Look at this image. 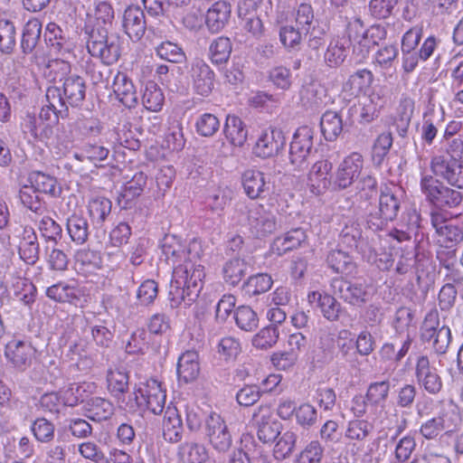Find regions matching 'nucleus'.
<instances>
[{
    "mask_svg": "<svg viewBox=\"0 0 463 463\" xmlns=\"http://www.w3.org/2000/svg\"><path fill=\"white\" fill-rule=\"evenodd\" d=\"M326 261L328 266L336 273L350 275L355 269V264L352 258L340 250L329 252Z\"/></svg>",
    "mask_w": 463,
    "mask_h": 463,
    "instance_id": "obj_46",
    "label": "nucleus"
},
{
    "mask_svg": "<svg viewBox=\"0 0 463 463\" xmlns=\"http://www.w3.org/2000/svg\"><path fill=\"white\" fill-rule=\"evenodd\" d=\"M35 349L26 341L12 339L5 347V356L8 363L20 372L31 366Z\"/></svg>",
    "mask_w": 463,
    "mask_h": 463,
    "instance_id": "obj_14",
    "label": "nucleus"
},
{
    "mask_svg": "<svg viewBox=\"0 0 463 463\" xmlns=\"http://www.w3.org/2000/svg\"><path fill=\"white\" fill-rule=\"evenodd\" d=\"M165 101V96L161 89L153 81L146 84L142 96L144 107L150 111H160Z\"/></svg>",
    "mask_w": 463,
    "mask_h": 463,
    "instance_id": "obj_49",
    "label": "nucleus"
},
{
    "mask_svg": "<svg viewBox=\"0 0 463 463\" xmlns=\"http://www.w3.org/2000/svg\"><path fill=\"white\" fill-rule=\"evenodd\" d=\"M390 382L381 381L370 383L365 394L366 400L372 405L384 403L389 397Z\"/></svg>",
    "mask_w": 463,
    "mask_h": 463,
    "instance_id": "obj_60",
    "label": "nucleus"
},
{
    "mask_svg": "<svg viewBox=\"0 0 463 463\" xmlns=\"http://www.w3.org/2000/svg\"><path fill=\"white\" fill-rule=\"evenodd\" d=\"M392 146V137L390 132H383L376 138L372 152L373 162L376 165H380L384 157L389 153Z\"/></svg>",
    "mask_w": 463,
    "mask_h": 463,
    "instance_id": "obj_61",
    "label": "nucleus"
},
{
    "mask_svg": "<svg viewBox=\"0 0 463 463\" xmlns=\"http://www.w3.org/2000/svg\"><path fill=\"white\" fill-rule=\"evenodd\" d=\"M108 390L118 401L128 391L129 376L124 368H111L107 373Z\"/></svg>",
    "mask_w": 463,
    "mask_h": 463,
    "instance_id": "obj_34",
    "label": "nucleus"
},
{
    "mask_svg": "<svg viewBox=\"0 0 463 463\" xmlns=\"http://www.w3.org/2000/svg\"><path fill=\"white\" fill-rule=\"evenodd\" d=\"M45 294L50 299L60 303H74L79 300V289L63 281L48 287Z\"/></svg>",
    "mask_w": 463,
    "mask_h": 463,
    "instance_id": "obj_39",
    "label": "nucleus"
},
{
    "mask_svg": "<svg viewBox=\"0 0 463 463\" xmlns=\"http://www.w3.org/2000/svg\"><path fill=\"white\" fill-rule=\"evenodd\" d=\"M347 42L343 39L333 40L324 55L325 62L331 68L341 65L347 56Z\"/></svg>",
    "mask_w": 463,
    "mask_h": 463,
    "instance_id": "obj_47",
    "label": "nucleus"
},
{
    "mask_svg": "<svg viewBox=\"0 0 463 463\" xmlns=\"http://www.w3.org/2000/svg\"><path fill=\"white\" fill-rule=\"evenodd\" d=\"M420 187L426 199L437 208H453L462 201L460 192L446 186L432 175L421 174Z\"/></svg>",
    "mask_w": 463,
    "mask_h": 463,
    "instance_id": "obj_4",
    "label": "nucleus"
},
{
    "mask_svg": "<svg viewBox=\"0 0 463 463\" xmlns=\"http://www.w3.org/2000/svg\"><path fill=\"white\" fill-rule=\"evenodd\" d=\"M315 131L308 126L298 128L289 146L290 164L298 170L305 169L314 150Z\"/></svg>",
    "mask_w": 463,
    "mask_h": 463,
    "instance_id": "obj_8",
    "label": "nucleus"
},
{
    "mask_svg": "<svg viewBox=\"0 0 463 463\" xmlns=\"http://www.w3.org/2000/svg\"><path fill=\"white\" fill-rule=\"evenodd\" d=\"M18 232V251L20 258L28 264H34L39 259V242L32 227H22Z\"/></svg>",
    "mask_w": 463,
    "mask_h": 463,
    "instance_id": "obj_21",
    "label": "nucleus"
},
{
    "mask_svg": "<svg viewBox=\"0 0 463 463\" xmlns=\"http://www.w3.org/2000/svg\"><path fill=\"white\" fill-rule=\"evenodd\" d=\"M363 166L362 155L356 152L350 154L338 165L335 184L341 189L349 187L360 175Z\"/></svg>",
    "mask_w": 463,
    "mask_h": 463,
    "instance_id": "obj_18",
    "label": "nucleus"
},
{
    "mask_svg": "<svg viewBox=\"0 0 463 463\" xmlns=\"http://www.w3.org/2000/svg\"><path fill=\"white\" fill-rule=\"evenodd\" d=\"M324 455V448L318 440L310 441L299 453L298 463H320Z\"/></svg>",
    "mask_w": 463,
    "mask_h": 463,
    "instance_id": "obj_64",
    "label": "nucleus"
},
{
    "mask_svg": "<svg viewBox=\"0 0 463 463\" xmlns=\"http://www.w3.org/2000/svg\"><path fill=\"white\" fill-rule=\"evenodd\" d=\"M210 59L213 63L222 64L226 62L232 53V43L228 37L216 38L209 48Z\"/></svg>",
    "mask_w": 463,
    "mask_h": 463,
    "instance_id": "obj_51",
    "label": "nucleus"
},
{
    "mask_svg": "<svg viewBox=\"0 0 463 463\" xmlns=\"http://www.w3.org/2000/svg\"><path fill=\"white\" fill-rule=\"evenodd\" d=\"M112 203L106 197H93L88 203V213L94 227L103 226L111 213Z\"/></svg>",
    "mask_w": 463,
    "mask_h": 463,
    "instance_id": "obj_35",
    "label": "nucleus"
},
{
    "mask_svg": "<svg viewBox=\"0 0 463 463\" xmlns=\"http://www.w3.org/2000/svg\"><path fill=\"white\" fill-rule=\"evenodd\" d=\"M331 287L334 295L351 306L362 307L370 297L368 286L362 282L335 279Z\"/></svg>",
    "mask_w": 463,
    "mask_h": 463,
    "instance_id": "obj_12",
    "label": "nucleus"
},
{
    "mask_svg": "<svg viewBox=\"0 0 463 463\" xmlns=\"http://www.w3.org/2000/svg\"><path fill=\"white\" fill-rule=\"evenodd\" d=\"M163 437L171 443L179 442L183 438L184 426L175 407L168 406L162 422Z\"/></svg>",
    "mask_w": 463,
    "mask_h": 463,
    "instance_id": "obj_28",
    "label": "nucleus"
},
{
    "mask_svg": "<svg viewBox=\"0 0 463 463\" xmlns=\"http://www.w3.org/2000/svg\"><path fill=\"white\" fill-rule=\"evenodd\" d=\"M45 97L48 104L42 108L38 118L52 125L59 117L66 116L68 108H64L61 88L57 86H50L46 90Z\"/></svg>",
    "mask_w": 463,
    "mask_h": 463,
    "instance_id": "obj_20",
    "label": "nucleus"
},
{
    "mask_svg": "<svg viewBox=\"0 0 463 463\" xmlns=\"http://www.w3.org/2000/svg\"><path fill=\"white\" fill-rule=\"evenodd\" d=\"M122 27L132 41H139L146 29L144 12L137 6H128L123 14Z\"/></svg>",
    "mask_w": 463,
    "mask_h": 463,
    "instance_id": "obj_23",
    "label": "nucleus"
},
{
    "mask_svg": "<svg viewBox=\"0 0 463 463\" xmlns=\"http://www.w3.org/2000/svg\"><path fill=\"white\" fill-rule=\"evenodd\" d=\"M67 231L72 241L83 244L89 237V223L81 215L72 214L67 220Z\"/></svg>",
    "mask_w": 463,
    "mask_h": 463,
    "instance_id": "obj_44",
    "label": "nucleus"
},
{
    "mask_svg": "<svg viewBox=\"0 0 463 463\" xmlns=\"http://www.w3.org/2000/svg\"><path fill=\"white\" fill-rule=\"evenodd\" d=\"M203 433L212 448L219 453L227 452L232 445V437L228 425L216 412L213 411L205 418Z\"/></svg>",
    "mask_w": 463,
    "mask_h": 463,
    "instance_id": "obj_9",
    "label": "nucleus"
},
{
    "mask_svg": "<svg viewBox=\"0 0 463 463\" xmlns=\"http://www.w3.org/2000/svg\"><path fill=\"white\" fill-rule=\"evenodd\" d=\"M161 250L165 260L171 263L174 268L179 263H184L185 259H201L203 254L202 245L199 241L194 239L185 244L179 237L174 234L165 235L161 241Z\"/></svg>",
    "mask_w": 463,
    "mask_h": 463,
    "instance_id": "obj_6",
    "label": "nucleus"
},
{
    "mask_svg": "<svg viewBox=\"0 0 463 463\" xmlns=\"http://www.w3.org/2000/svg\"><path fill=\"white\" fill-rule=\"evenodd\" d=\"M71 71V65L62 59L49 60L43 69V75L51 82L65 80Z\"/></svg>",
    "mask_w": 463,
    "mask_h": 463,
    "instance_id": "obj_45",
    "label": "nucleus"
},
{
    "mask_svg": "<svg viewBox=\"0 0 463 463\" xmlns=\"http://www.w3.org/2000/svg\"><path fill=\"white\" fill-rule=\"evenodd\" d=\"M430 170L434 175L440 177L452 186L463 189V165L455 158L438 155L430 161Z\"/></svg>",
    "mask_w": 463,
    "mask_h": 463,
    "instance_id": "obj_11",
    "label": "nucleus"
},
{
    "mask_svg": "<svg viewBox=\"0 0 463 463\" xmlns=\"http://www.w3.org/2000/svg\"><path fill=\"white\" fill-rule=\"evenodd\" d=\"M285 137L283 131L277 128L264 129L258 137L253 147V153L261 158L278 155L284 147Z\"/></svg>",
    "mask_w": 463,
    "mask_h": 463,
    "instance_id": "obj_15",
    "label": "nucleus"
},
{
    "mask_svg": "<svg viewBox=\"0 0 463 463\" xmlns=\"http://www.w3.org/2000/svg\"><path fill=\"white\" fill-rule=\"evenodd\" d=\"M440 327L439 312L436 309L430 310L427 313L420 326L421 340L432 345L433 343H436V335Z\"/></svg>",
    "mask_w": 463,
    "mask_h": 463,
    "instance_id": "obj_50",
    "label": "nucleus"
},
{
    "mask_svg": "<svg viewBox=\"0 0 463 463\" xmlns=\"http://www.w3.org/2000/svg\"><path fill=\"white\" fill-rule=\"evenodd\" d=\"M236 325L246 332H251L258 327L259 317L257 313L249 306L239 307L234 313Z\"/></svg>",
    "mask_w": 463,
    "mask_h": 463,
    "instance_id": "obj_53",
    "label": "nucleus"
},
{
    "mask_svg": "<svg viewBox=\"0 0 463 463\" xmlns=\"http://www.w3.org/2000/svg\"><path fill=\"white\" fill-rule=\"evenodd\" d=\"M431 224L438 235V241L446 248H450L463 240L461 228L452 221L443 218L440 213H431Z\"/></svg>",
    "mask_w": 463,
    "mask_h": 463,
    "instance_id": "obj_17",
    "label": "nucleus"
},
{
    "mask_svg": "<svg viewBox=\"0 0 463 463\" xmlns=\"http://www.w3.org/2000/svg\"><path fill=\"white\" fill-rule=\"evenodd\" d=\"M85 410L90 420L103 421L111 418L114 414L115 407L108 399L92 397L87 402Z\"/></svg>",
    "mask_w": 463,
    "mask_h": 463,
    "instance_id": "obj_32",
    "label": "nucleus"
},
{
    "mask_svg": "<svg viewBox=\"0 0 463 463\" xmlns=\"http://www.w3.org/2000/svg\"><path fill=\"white\" fill-rule=\"evenodd\" d=\"M223 131L226 138L235 146H241L247 139L248 131L242 120L236 116H227Z\"/></svg>",
    "mask_w": 463,
    "mask_h": 463,
    "instance_id": "obj_40",
    "label": "nucleus"
},
{
    "mask_svg": "<svg viewBox=\"0 0 463 463\" xmlns=\"http://www.w3.org/2000/svg\"><path fill=\"white\" fill-rule=\"evenodd\" d=\"M86 89V82L82 77L76 74L67 77L61 89L64 108H68V105L80 106L85 99Z\"/></svg>",
    "mask_w": 463,
    "mask_h": 463,
    "instance_id": "obj_22",
    "label": "nucleus"
},
{
    "mask_svg": "<svg viewBox=\"0 0 463 463\" xmlns=\"http://www.w3.org/2000/svg\"><path fill=\"white\" fill-rule=\"evenodd\" d=\"M230 14V5L225 1H217L207 11L206 25L213 33H218L228 23Z\"/></svg>",
    "mask_w": 463,
    "mask_h": 463,
    "instance_id": "obj_30",
    "label": "nucleus"
},
{
    "mask_svg": "<svg viewBox=\"0 0 463 463\" xmlns=\"http://www.w3.org/2000/svg\"><path fill=\"white\" fill-rule=\"evenodd\" d=\"M340 241L346 247L361 251L369 262L375 264L379 269H388L391 256L384 253L383 257L379 258L375 250H372L363 240L361 227L356 222L349 220L345 223L340 233Z\"/></svg>",
    "mask_w": 463,
    "mask_h": 463,
    "instance_id": "obj_7",
    "label": "nucleus"
},
{
    "mask_svg": "<svg viewBox=\"0 0 463 463\" xmlns=\"http://www.w3.org/2000/svg\"><path fill=\"white\" fill-rule=\"evenodd\" d=\"M299 95L302 104L311 109H320L328 101L326 90L317 82L303 85Z\"/></svg>",
    "mask_w": 463,
    "mask_h": 463,
    "instance_id": "obj_29",
    "label": "nucleus"
},
{
    "mask_svg": "<svg viewBox=\"0 0 463 463\" xmlns=\"http://www.w3.org/2000/svg\"><path fill=\"white\" fill-rule=\"evenodd\" d=\"M241 183L244 193L251 200L264 198L269 191L265 175L259 170H246L242 174Z\"/></svg>",
    "mask_w": 463,
    "mask_h": 463,
    "instance_id": "obj_24",
    "label": "nucleus"
},
{
    "mask_svg": "<svg viewBox=\"0 0 463 463\" xmlns=\"http://www.w3.org/2000/svg\"><path fill=\"white\" fill-rule=\"evenodd\" d=\"M165 400V391L163 390L161 383L156 379H149L135 386L128 406L130 410L146 406L152 413L160 414L164 411Z\"/></svg>",
    "mask_w": 463,
    "mask_h": 463,
    "instance_id": "obj_2",
    "label": "nucleus"
},
{
    "mask_svg": "<svg viewBox=\"0 0 463 463\" xmlns=\"http://www.w3.org/2000/svg\"><path fill=\"white\" fill-rule=\"evenodd\" d=\"M112 88L116 97L124 106L128 109L136 107L138 101L136 88L124 72L118 71L115 75Z\"/></svg>",
    "mask_w": 463,
    "mask_h": 463,
    "instance_id": "obj_26",
    "label": "nucleus"
},
{
    "mask_svg": "<svg viewBox=\"0 0 463 463\" xmlns=\"http://www.w3.org/2000/svg\"><path fill=\"white\" fill-rule=\"evenodd\" d=\"M398 48L395 45H386L380 48L374 55V62L383 74L392 77L395 71V61L398 57Z\"/></svg>",
    "mask_w": 463,
    "mask_h": 463,
    "instance_id": "obj_43",
    "label": "nucleus"
},
{
    "mask_svg": "<svg viewBox=\"0 0 463 463\" xmlns=\"http://www.w3.org/2000/svg\"><path fill=\"white\" fill-rule=\"evenodd\" d=\"M176 372L179 382L188 383L197 379L200 373L197 352L189 350L182 354L177 362Z\"/></svg>",
    "mask_w": 463,
    "mask_h": 463,
    "instance_id": "obj_27",
    "label": "nucleus"
},
{
    "mask_svg": "<svg viewBox=\"0 0 463 463\" xmlns=\"http://www.w3.org/2000/svg\"><path fill=\"white\" fill-rule=\"evenodd\" d=\"M179 454L189 463H214L206 447L198 442H184L179 447Z\"/></svg>",
    "mask_w": 463,
    "mask_h": 463,
    "instance_id": "obj_41",
    "label": "nucleus"
},
{
    "mask_svg": "<svg viewBox=\"0 0 463 463\" xmlns=\"http://www.w3.org/2000/svg\"><path fill=\"white\" fill-rule=\"evenodd\" d=\"M460 423V416L458 411L452 410L451 412H443L438 417L431 418L420 426V434L428 439H433L444 430H451L457 428Z\"/></svg>",
    "mask_w": 463,
    "mask_h": 463,
    "instance_id": "obj_19",
    "label": "nucleus"
},
{
    "mask_svg": "<svg viewBox=\"0 0 463 463\" xmlns=\"http://www.w3.org/2000/svg\"><path fill=\"white\" fill-rule=\"evenodd\" d=\"M401 191L395 186H384L381 190L378 208L370 212L367 224L373 231L382 230L388 222L393 221L401 207Z\"/></svg>",
    "mask_w": 463,
    "mask_h": 463,
    "instance_id": "obj_3",
    "label": "nucleus"
},
{
    "mask_svg": "<svg viewBox=\"0 0 463 463\" xmlns=\"http://www.w3.org/2000/svg\"><path fill=\"white\" fill-rule=\"evenodd\" d=\"M279 336V331L276 326L270 325L260 329L252 338V345L259 349L271 348Z\"/></svg>",
    "mask_w": 463,
    "mask_h": 463,
    "instance_id": "obj_58",
    "label": "nucleus"
},
{
    "mask_svg": "<svg viewBox=\"0 0 463 463\" xmlns=\"http://www.w3.org/2000/svg\"><path fill=\"white\" fill-rule=\"evenodd\" d=\"M381 98L378 95H370L368 97H364L360 103V121L362 123H370L378 118L380 113V109L382 105L380 104Z\"/></svg>",
    "mask_w": 463,
    "mask_h": 463,
    "instance_id": "obj_55",
    "label": "nucleus"
},
{
    "mask_svg": "<svg viewBox=\"0 0 463 463\" xmlns=\"http://www.w3.org/2000/svg\"><path fill=\"white\" fill-rule=\"evenodd\" d=\"M41 33L42 24L38 19H31L24 24L21 40L24 53L28 54L33 52L40 41Z\"/></svg>",
    "mask_w": 463,
    "mask_h": 463,
    "instance_id": "obj_37",
    "label": "nucleus"
},
{
    "mask_svg": "<svg viewBox=\"0 0 463 463\" xmlns=\"http://www.w3.org/2000/svg\"><path fill=\"white\" fill-rule=\"evenodd\" d=\"M303 33L304 32L298 26L287 24L280 28L279 39L284 47L288 51H298L302 43Z\"/></svg>",
    "mask_w": 463,
    "mask_h": 463,
    "instance_id": "obj_56",
    "label": "nucleus"
},
{
    "mask_svg": "<svg viewBox=\"0 0 463 463\" xmlns=\"http://www.w3.org/2000/svg\"><path fill=\"white\" fill-rule=\"evenodd\" d=\"M248 265L243 259L235 257L228 260L222 266V277L226 283L236 286L245 277Z\"/></svg>",
    "mask_w": 463,
    "mask_h": 463,
    "instance_id": "obj_38",
    "label": "nucleus"
},
{
    "mask_svg": "<svg viewBox=\"0 0 463 463\" xmlns=\"http://www.w3.org/2000/svg\"><path fill=\"white\" fill-rule=\"evenodd\" d=\"M332 164L327 160L316 162L308 174V184L312 193L316 194H323L331 184Z\"/></svg>",
    "mask_w": 463,
    "mask_h": 463,
    "instance_id": "obj_25",
    "label": "nucleus"
},
{
    "mask_svg": "<svg viewBox=\"0 0 463 463\" xmlns=\"http://www.w3.org/2000/svg\"><path fill=\"white\" fill-rule=\"evenodd\" d=\"M295 418L298 425L309 430L317 421V411L312 404L305 402L298 406Z\"/></svg>",
    "mask_w": 463,
    "mask_h": 463,
    "instance_id": "obj_62",
    "label": "nucleus"
},
{
    "mask_svg": "<svg viewBox=\"0 0 463 463\" xmlns=\"http://www.w3.org/2000/svg\"><path fill=\"white\" fill-rule=\"evenodd\" d=\"M91 386L92 383H88L70 384L61 392V402L63 405L74 407L83 402Z\"/></svg>",
    "mask_w": 463,
    "mask_h": 463,
    "instance_id": "obj_48",
    "label": "nucleus"
},
{
    "mask_svg": "<svg viewBox=\"0 0 463 463\" xmlns=\"http://www.w3.org/2000/svg\"><path fill=\"white\" fill-rule=\"evenodd\" d=\"M22 203L32 212L42 215L45 207L41 202L39 193L32 185H24L19 192Z\"/></svg>",
    "mask_w": 463,
    "mask_h": 463,
    "instance_id": "obj_59",
    "label": "nucleus"
},
{
    "mask_svg": "<svg viewBox=\"0 0 463 463\" xmlns=\"http://www.w3.org/2000/svg\"><path fill=\"white\" fill-rule=\"evenodd\" d=\"M298 440V435L293 430L285 431L274 447V457L282 460L287 458L293 452Z\"/></svg>",
    "mask_w": 463,
    "mask_h": 463,
    "instance_id": "obj_57",
    "label": "nucleus"
},
{
    "mask_svg": "<svg viewBox=\"0 0 463 463\" xmlns=\"http://www.w3.org/2000/svg\"><path fill=\"white\" fill-rule=\"evenodd\" d=\"M306 240L305 232L300 229H294L283 236L276 238L271 245L272 251L281 256L288 250L298 248Z\"/></svg>",
    "mask_w": 463,
    "mask_h": 463,
    "instance_id": "obj_33",
    "label": "nucleus"
},
{
    "mask_svg": "<svg viewBox=\"0 0 463 463\" xmlns=\"http://www.w3.org/2000/svg\"><path fill=\"white\" fill-rule=\"evenodd\" d=\"M21 128L25 135L30 134L34 140L45 141L53 134L49 122H43L38 117L30 114L26 115Z\"/></svg>",
    "mask_w": 463,
    "mask_h": 463,
    "instance_id": "obj_31",
    "label": "nucleus"
},
{
    "mask_svg": "<svg viewBox=\"0 0 463 463\" xmlns=\"http://www.w3.org/2000/svg\"><path fill=\"white\" fill-rule=\"evenodd\" d=\"M16 44V30L14 23L8 19H0V51L5 53L13 52Z\"/></svg>",
    "mask_w": 463,
    "mask_h": 463,
    "instance_id": "obj_52",
    "label": "nucleus"
},
{
    "mask_svg": "<svg viewBox=\"0 0 463 463\" xmlns=\"http://www.w3.org/2000/svg\"><path fill=\"white\" fill-rule=\"evenodd\" d=\"M236 211L241 213H247V221L252 234L257 237H263L272 233L277 229L275 216L266 211L262 205L245 203L236 205Z\"/></svg>",
    "mask_w": 463,
    "mask_h": 463,
    "instance_id": "obj_10",
    "label": "nucleus"
},
{
    "mask_svg": "<svg viewBox=\"0 0 463 463\" xmlns=\"http://www.w3.org/2000/svg\"><path fill=\"white\" fill-rule=\"evenodd\" d=\"M373 79V76L370 71L366 69L358 70L354 74L350 75L344 83L343 91L349 96H357L370 87Z\"/></svg>",
    "mask_w": 463,
    "mask_h": 463,
    "instance_id": "obj_36",
    "label": "nucleus"
},
{
    "mask_svg": "<svg viewBox=\"0 0 463 463\" xmlns=\"http://www.w3.org/2000/svg\"><path fill=\"white\" fill-rule=\"evenodd\" d=\"M323 317L328 321L335 322L340 319L344 311L341 304L331 295H323L322 302L318 306Z\"/></svg>",
    "mask_w": 463,
    "mask_h": 463,
    "instance_id": "obj_63",
    "label": "nucleus"
},
{
    "mask_svg": "<svg viewBox=\"0 0 463 463\" xmlns=\"http://www.w3.org/2000/svg\"><path fill=\"white\" fill-rule=\"evenodd\" d=\"M87 48L91 56L100 59L107 65L116 62L120 56L118 38L109 35L105 27L92 29Z\"/></svg>",
    "mask_w": 463,
    "mask_h": 463,
    "instance_id": "obj_5",
    "label": "nucleus"
},
{
    "mask_svg": "<svg viewBox=\"0 0 463 463\" xmlns=\"http://www.w3.org/2000/svg\"><path fill=\"white\" fill-rule=\"evenodd\" d=\"M200 259H191L177 264L173 270L170 283L169 301L173 308L184 303L190 306L199 296L205 277L204 267Z\"/></svg>",
    "mask_w": 463,
    "mask_h": 463,
    "instance_id": "obj_1",
    "label": "nucleus"
},
{
    "mask_svg": "<svg viewBox=\"0 0 463 463\" xmlns=\"http://www.w3.org/2000/svg\"><path fill=\"white\" fill-rule=\"evenodd\" d=\"M321 132L328 141H334L343 131L342 117L335 111H326L320 120Z\"/></svg>",
    "mask_w": 463,
    "mask_h": 463,
    "instance_id": "obj_42",
    "label": "nucleus"
},
{
    "mask_svg": "<svg viewBox=\"0 0 463 463\" xmlns=\"http://www.w3.org/2000/svg\"><path fill=\"white\" fill-rule=\"evenodd\" d=\"M157 56L170 62L181 63L185 60V53L175 43L170 41L162 42L156 47Z\"/></svg>",
    "mask_w": 463,
    "mask_h": 463,
    "instance_id": "obj_54",
    "label": "nucleus"
},
{
    "mask_svg": "<svg viewBox=\"0 0 463 463\" xmlns=\"http://www.w3.org/2000/svg\"><path fill=\"white\" fill-rule=\"evenodd\" d=\"M190 76L194 91L203 97H208L214 88V72L203 60L192 62Z\"/></svg>",
    "mask_w": 463,
    "mask_h": 463,
    "instance_id": "obj_16",
    "label": "nucleus"
},
{
    "mask_svg": "<svg viewBox=\"0 0 463 463\" xmlns=\"http://www.w3.org/2000/svg\"><path fill=\"white\" fill-rule=\"evenodd\" d=\"M414 374L419 386L429 394L436 395L442 390V379L427 355L417 358Z\"/></svg>",
    "mask_w": 463,
    "mask_h": 463,
    "instance_id": "obj_13",
    "label": "nucleus"
}]
</instances>
